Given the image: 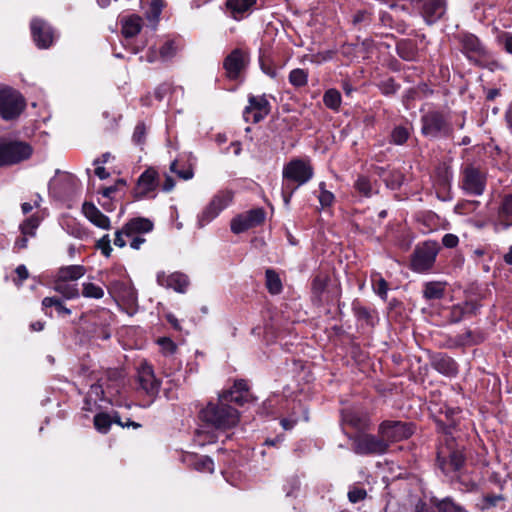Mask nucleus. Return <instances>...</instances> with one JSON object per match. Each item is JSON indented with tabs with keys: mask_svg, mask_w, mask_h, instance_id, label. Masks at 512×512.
<instances>
[{
	"mask_svg": "<svg viewBox=\"0 0 512 512\" xmlns=\"http://www.w3.org/2000/svg\"><path fill=\"white\" fill-rule=\"evenodd\" d=\"M85 217L95 226L108 230L110 229V220L93 203L85 202L82 206Z\"/></svg>",
	"mask_w": 512,
	"mask_h": 512,
	"instance_id": "obj_21",
	"label": "nucleus"
},
{
	"mask_svg": "<svg viewBox=\"0 0 512 512\" xmlns=\"http://www.w3.org/2000/svg\"><path fill=\"white\" fill-rule=\"evenodd\" d=\"M110 237L108 234L104 235L101 239L97 242V248L101 250V252L106 256L109 257L112 252V247L110 245Z\"/></svg>",
	"mask_w": 512,
	"mask_h": 512,
	"instance_id": "obj_48",
	"label": "nucleus"
},
{
	"mask_svg": "<svg viewBox=\"0 0 512 512\" xmlns=\"http://www.w3.org/2000/svg\"><path fill=\"white\" fill-rule=\"evenodd\" d=\"M175 53V47L173 42H166L160 48V55L163 59L171 57Z\"/></svg>",
	"mask_w": 512,
	"mask_h": 512,
	"instance_id": "obj_54",
	"label": "nucleus"
},
{
	"mask_svg": "<svg viewBox=\"0 0 512 512\" xmlns=\"http://www.w3.org/2000/svg\"><path fill=\"white\" fill-rule=\"evenodd\" d=\"M366 497V491L362 488L353 487L348 492V498L352 503H357Z\"/></svg>",
	"mask_w": 512,
	"mask_h": 512,
	"instance_id": "obj_52",
	"label": "nucleus"
},
{
	"mask_svg": "<svg viewBox=\"0 0 512 512\" xmlns=\"http://www.w3.org/2000/svg\"><path fill=\"white\" fill-rule=\"evenodd\" d=\"M461 46V52L475 65L482 66L483 61L489 56V52L477 36L463 32L457 35Z\"/></svg>",
	"mask_w": 512,
	"mask_h": 512,
	"instance_id": "obj_4",
	"label": "nucleus"
},
{
	"mask_svg": "<svg viewBox=\"0 0 512 512\" xmlns=\"http://www.w3.org/2000/svg\"><path fill=\"white\" fill-rule=\"evenodd\" d=\"M54 289L62 294L66 299H73L79 296V290L76 284H71L68 281L57 279L54 282Z\"/></svg>",
	"mask_w": 512,
	"mask_h": 512,
	"instance_id": "obj_30",
	"label": "nucleus"
},
{
	"mask_svg": "<svg viewBox=\"0 0 512 512\" xmlns=\"http://www.w3.org/2000/svg\"><path fill=\"white\" fill-rule=\"evenodd\" d=\"M314 171L308 161L293 159L288 162L282 172L283 183L300 187L313 177Z\"/></svg>",
	"mask_w": 512,
	"mask_h": 512,
	"instance_id": "obj_5",
	"label": "nucleus"
},
{
	"mask_svg": "<svg viewBox=\"0 0 512 512\" xmlns=\"http://www.w3.org/2000/svg\"><path fill=\"white\" fill-rule=\"evenodd\" d=\"M438 512H467L461 505L454 502L452 498L446 497L434 502Z\"/></svg>",
	"mask_w": 512,
	"mask_h": 512,
	"instance_id": "obj_33",
	"label": "nucleus"
},
{
	"mask_svg": "<svg viewBox=\"0 0 512 512\" xmlns=\"http://www.w3.org/2000/svg\"><path fill=\"white\" fill-rule=\"evenodd\" d=\"M32 152V147L25 142H2L0 143V166L24 161L32 155Z\"/></svg>",
	"mask_w": 512,
	"mask_h": 512,
	"instance_id": "obj_7",
	"label": "nucleus"
},
{
	"mask_svg": "<svg viewBox=\"0 0 512 512\" xmlns=\"http://www.w3.org/2000/svg\"><path fill=\"white\" fill-rule=\"evenodd\" d=\"M326 284H327L326 277L317 276L313 280V284H312L313 292L319 296L325 290Z\"/></svg>",
	"mask_w": 512,
	"mask_h": 512,
	"instance_id": "obj_53",
	"label": "nucleus"
},
{
	"mask_svg": "<svg viewBox=\"0 0 512 512\" xmlns=\"http://www.w3.org/2000/svg\"><path fill=\"white\" fill-rule=\"evenodd\" d=\"M459 239L454 234H445L442 238V243L447 248H454L458 245Z\"/></svg>",
	"mask_w": 512,
	"mask_h": 512,
	"instance_id": "obj_55",
	"label": "nucleus"
},
{
	"mask_svg": "<svg viewBox=\"0 0 512 512\" xmlns=\"http://www.w3.org/2000/svg\"><path fill=\"white\" fill-rule=\"evenodd\" d=\"M344 419L347 423H349L350 425H352L355 428H362L365 426L364 423H362V421L360 419L356 418L355 416L347 415V416H345Z\"/></svg>",
	"mask_w": 512,
	"mask_h": 512,
	"instance_id": "obj_60",
	"label": "nucleus"
},
{
	"mask_svg": "<svg viewBox=\"0 0 512 512\" xmlns=\"http://www.w3.org/2000/svg\"><path fill=\"white\" fill-rule=\"evenodd\" d=\"M138 383L140 388L148 395H155L160 388V382L156 379L153 368L146 362L138 369Z\"/></svg>",
	"mask_w": 512,
	"mask_h": 512,
	"instance_id": "obj_15",
	"label": "nucleus"
},
{
	"mask_svg": "<svg viewBox=\"0 0 512 512\" xmlns=\"http://www.w3.org/2000/svg\"><path fill=\"white\" fill-rule=\"evenodd\" d=\"M145 135H146V127L143 123H139L136 125V127L134 129L132 140L135 144H138V145L142 144L144 142Z\"/></svg>",
	"mask_w": 512,
	"mask_h": 512,
	"instance_id": "obj_49",
	"label": "nucleus"
},
{
	"mask_svg": "<svg viewBox=\"0 0 512 512\" xmlns=\"http://www.w3.org/2000/svg\"><path fill=\"white\" fill-rule=\"evenodd\" d=\"M355 190L364 197H371L377 192L372 182L366 176H359L354 183Z\"/></svg>",
	"mask_w": 512,
	"mask_h": 512,
	"instance_id": "obj_32",
	"label": "nucleus"
},
{
	"mask_svg": "<svg viewBox=\"0 0 512 512\" xmlns=\"http://www.w3.org/2000/svg\"><path fill=\"white\" fill-rule=\"evenodd\" d=\"M82 295L86 298L101 299L104 296V290L99 285L87 281L82 284Z\"/></svg>",
	"mask_w": 512,
	"mask_h": 512,
	"instance_id": "obj_34",
	"label": "nucleus"
},
{
	"mask_svg": "<svg viewBox=\"0 0 512 512\" xmlns=\"http://www.w3.org/2000/svg\"><path fill=\"white\" fill-rule=\"evenodd\" d=\"M156 279L160 286L171 288L178 293H185L189 285L187 276L178 272L168 275L164 272H159Z\"/></svg>",
	"mask_w": 512,
	"mask_h": 512,
	"instance_id": "obj_18",
	"label": "nucleus"
},
{
	"mask_svg": "<svg viewBox=\"0 0 512 512\" xmlns=\"http://www.w3.org/2000/svg\"><path fill=\"white\" fill-rule=\"evenodd\" d=\"M502 213L506 216H512V195H508L503 200L502 206Z\"/></svg>",
	"mask_w": 512,
	"mask_h": 512,
	"instance_id": "obj_56",
	"label": "nucleus"
},
{
	"mask_svg": "<svg viewBox=\"0 0 512 512\" xmlns=\"http://www.w3.org/2000/svg\"><path fill=\"white\" fill-rule=\"evenodd\" d=\"M158 344L161 347V350L164 354L169 355L174 353L176 346L174 342L169 338H160L158 339Z\"/></svg>",
	"mask_w": 512,
	"mask_h": 512,
	"instance_id": "obj_51",
	"label": "nucleus"
},
{
	"mask_svg": "<svg viewBox=\"0 0 512 512\" xmlns=\"http://www.w3.org/2000/svg\"><path fill=\"white\" fill-rule=\"evenodd\" d=\"M385 512H430L423 503H418L414 508L388 503Z\"/></svg>",
	"mask_w": 512,
	"mask_h": 512,
	"instance_id": "obj_37",
	"label": "nucleus"
},
{
	"mask_svg": "<svg viewBox=\"0 0 512 512\" xmlns=\"http://www.w3.org/2000/svg\"><path fill=\"white\" fill-rule=\"evenodd\" d=\"M156 186L157 172L151 168L147 169L138 179L135 196L137 198L147 197L150 192L155 190Z\"/></svg>",
	"mask_w": 512,
	"mask_h": 512,
	"instance_id": "obj_19",
	"label": "nucleus"
},
{
	"mask_svg": "<svg viewBox=\"0 0 512 512\" xmlns=\"http://www.w3.org/2000/svg\"><path fill=\"white\" fill-rule=\"evenodd\" d=\"M31 32L36 45L39 48H48L53 42L52 28L42 19L35 18L31 21Z\"/></svg>",
	"mask_w": 512,
	"mask_h": 512,
	"instance_id": "obj_16",
	"label": "nucleus"
},
{
	"mask_svg": "<svg viewBox=\"0 0 512 512\" xmlns=\"http://www.w3.org/2000/svg\"><path fill=\"white\" fill-rule=\"evenodd\" d=\"M297 190V186L290 185V183H282V198L284 205L289 206L293 193Z\"/></svg>",
	"mask_w": 512,
	"mask_h": 512,
	"instance_id": "obj_46",
	"label": "nucleus"
},
{
	"mask_svg": "<svg viewBox=\"0 0 512 512\" xmlns=\"http://www.w3.org/2000/svg\"><path fill=\"white\" fill-rule=\"evenodd\" d=\"M153 229V223L147 218H135L130 220L125 226V236L132 237L137 233H147Z\"/></svg>",
	"mask_w": 512,
	"mask_h": 512,
	"instance_id": "obj_24",
	"label": "nucleus"
},
{
	"mask_svg": "<svg viewBox=\"0 0 512 512\" xmlns=\"http://www.w3.org/2000/svg\"><path fill=\"white\" fill-rule=\"evenodd\" d=\"M269 113V102L264 96H250L249 105L245 108L243 116L247 122L257 123Z\"/></svg>",
	"mask_w": 512,
	"mask_h": 512,
	"instance_id": "obj_13",
	"label": "nucleus"
},
{
	"mask_svg": "<svg viewBox=\"0 0 512 512\" xmlns=\"http://www.w3.org/2000/svg\"><path fill=\"white\" fill-rule=\"evenodd\" d=\"M120 376L121 375L118 371H109L108 372L109 380H113V381L117 382L118 379L120 378ZM118 387H119L118 383H114L111 385L107 384L106 389H104V383L101 380L98 383L91 385L89 395L90 396L95 395L99 399H105V396H104L105 393H107L109 396L113 395L114 393H118V391H119Z\"/></svg>",
	"mask_w": 512,
	"mask_h": 512,
	"instance_id": "obj_20",
	"label": "nucleus"
},
{
	"mask_svg": "<svg viewBox=\"0 0 512 512\" xmlns=\"http://www.w3.org/2000/svg\"><path fill=\"white\" fill-rule=\"evenodd\" d=\"M261 69L271 78H275L277 76V69L267 65L264 60H261Z\"/></svg>",
	"mask_w": 512,
	"mask_h": 512,
	"instance_id": "obj_58",
	"label": "nucleus"
},
{
	"mask_svg": "<svg viewBox=\"0 0 512 512\" xmlns=\"http://www.w3.org/2000/svg\"><path fill=\"white\" fill-rule=\"evenodd\" d=\"M462 187L470 195H481L485 188L483 175L474 167H467L464 170Z\"/></svg>",
	"mask_w": 512,
	"mask_h": 512,
	"instance_id": "obj_17",
	"label": "nucleus"
},
{
	"mask_svg": "<svg viewBox=\"0 0 512 512\" xmlns=\"http://www.w3.org/2000/svg\"><path fill=\"white\" fill-rule=\"evenodd\" d=\"M29 235H22V237L18 238L15 242V246L19 249H24L27 247Z\"/></svg>",
	"mask_w": 512,
	"mask_h": 512,
	"instance_id": "obj_64",
	"label": "nucleus"
},
{
	"mask_svg": "<svg viewBox=\"0 0 512 512\" xmlns=\"http://www.w3.org/2000/svg\"><path fill=\"white\" fill-rule=\"evenodd\" d=\"M85 268L81 265H69L59 269L57 279L64 281H75L85 274Z\"/></svg>",
	"mask_w": 512,
	"mask_h": 512,
	"instance_id": "obj_28",
	"label": "nucleus"
},
{
	"mask_svg": "<svg viewBox=\"0 0 512 512\" xmlns=\"http://www.w3.org/2000/svg\"><path fill=\"white\" fill-rule=\"evenodd\" d=\"M59 300L60 299L57 297H46L42 300V305L44 308H48V307H52V306L56 307Z\"/></svg>",
	"mask_w": 512,
	"mask_h": 512,
	"instance_id": "obj_62",
	"label": "nucleus"
},
{
	"mask_svg": "<svg viewBox=\"0 0 512 512\" xmlns=\"http://www.w3.org/2000/svg\"><path fill=\"white\" fill-rule=\"evenodd\" d=\"M351 440L353 451L359 455L383 454L388 449V443L380 435L359 433Z\"/></svg>",
	"mask_w": 512,
	"mask_h": 512,
	"instance_id": "obj_8",
	"label": "nucleus"
},
{
	"mask_svg": "<svg viewBox=\"0 0 512 512\" xmlns=\"http://www.w3.org/2000/svg\"><path fill=\"white\" fill-rule=\"evenodd\" d=\"M439 249V245L435 241H426L418 245L411 259L412 270L418 273L430 270L435 263Z\"/></svg>",
	"mask_w": 512,
	"mask_h": 512,
	"instance_id": "obj_6",
	"label": "nucleus"
},
{
	"mask_svg": "<svg viewBox=\"0 0 512 512\" xmlns=\"http://www.w3.org/2000/svg\"><path fill=\"white\" fill-rule=\"evenodd\" d=\"M145 242V239L143 237H140V236H135L131 243H130V246L131 248L135 249V250H138L140 249V247L142 246V244Z\"/></svg>",
	"mask_w": 512,
	"mask_h": 512,
	"instance_id": "obj_63",
	"label": "nucleus"
},
{
	"mask_svg": "<svg viewBox=\"0 0 512 512\" xmlns=\"http://www.w3.org/2000/svg\"><path fill=\"white\" fill-rule=\"evenodd\" d=\"M373 290L381 297L385 298L388 291L387 282L378 274L371 277Z\"/></svg>",
	"mask_w": 512,
	"mask_h": 512,
	"instance_id": "obj_41",
	"label": "nucleus"
},
{
	"mask_svg": "<svg viewBox=\"0 0 512 512\" xmlns=\"http://www.w3.org/2000/svg\"><path fill=\"white\" fill-rule=\"evenodd\" d=\"M124 235H125L124 227L121 230L116 232L115 239H114V244L116 246L122 248L126 245V242L123 238Z\"/></svg>",
	"mask_w": 512,
	"mask_h": 512,
	"instance_id": "obj_59",
	"label": "nucleus"
},
{
	"mask_svg": "<svg viewBox=\"0 0 512 512\" xmlns=\"http://www.w3.org/2000/svg\"><path fill=\"white\" fill-rule=\"evenodd\" d=\"M233 200L230 190L219 191L197 216V225L203 228L212 222Z\"/></svg>",
	"mask_w": 512,
	"mask_h": 512,
	"instance_id": "obj_2",
	"label": "nucleus"
},
{
	"mask_svg": "<svg viewBox=\"0 0 512 512\" xmlns=\"http://www.w3.org/2000/svg\"><path fill=\"white\" fill-rule=\"evenodd\" d=\"M23 109L24 100L17 91L8 87L0 88V115L3 119H14Z\"/></svg>",
	"mask_w": 512,
	"mask_h": 512,
	"instance_id": "obj_9",
	"label": "nucleus"
},
{
	"mask_svg": "<svg viewBox=\"0 0 512 512\" xmlns=\"http://www.w3.org/2000/svg\"><path fill=\"white\" fill-rule=\"evenodd\" d=\"M318 200L322 208L330 207L335 200L334 194L326 189V184L321 182L319 184Z\"/></svg>",
	"mask_w": 512,
	"mask_h": 512,
	"instance_id": "obj_38",
	"label": "nucleus"
},
{
	"mask_svg": "<svg viewBox=\"0 0 512 512\" xmlns=\"http://www.w3.org/2000/svg\"><path fill=\"white\" fill-rule=\"evenodd\" d=\"M445 11L446 6L443 0H426L422 8L423 16L428 24L439 20Z\"/></svg>",
	"mask_w": 512,
	"mask_h": 512,
	"instance_id": "obj_22",
	"label": "nucleus"
},
{
	"mask_svg": "<svg viewBox=\"0 0 512 512\" xmlns=\"http://www.w3.org/2000/svg\"><path fill=\"white\" fill-rule=\"evenodd\" d=\"M264 219L265 212L263 209H253L233 218L231 221V230L235 234H240L250 228L260 225Z\"/></svg>",
	"mask_w": 512,
	"mask_h": 512,
	"instance_id": "obj_12",
	"label": "nucleus"
},
{
	"mask_svg": "<svg viewBox=\"0 0 512 512\" xmlns=\"http://www.w3.org/2000/svg\"><path fill=\"white\" fill-rule=\"evenodd\" d=\"M222 393L231 394L229 395V405L230 403H235L241 406L247 401L248 398L247 384L244 380H237L234 382V385L231 389L225 390Z\"/></svg>",
	"mask_w": 512,
	"mask_h": 512,
	"instance_id": "obj_23",
	"label": "nucleus"
},
{
	"mask_svg": "<svg viewBox=\"0 0 512 512\" xmlns=\"http://www.w3.org/2000/svg\"><path fill=\"white\" fill-rule=\"evenodd\" d=\"M421 122V131L426 137L440 138L452 134V126L441 112L428 111L422 116Z\"/></svg>",
	"mask_w": 512,
	"mask_h": 512,
	"instance_id": "obj_3",
	"label": "nucleus"
},
{
	"mask_svg": "<svg viewBox=\"0 0 512 512\" xmlns=\"http://www.w3.org/2000/svg\"><path fill=\"white\" fill-rule=\"evenodd\" d=\"M112 424V418L105 413L97 414L94 417L95 428L101 433H107Z\"/></svg>",
	"mask_w": 512,
	"mask_h": 512,
	"instance_id": "obj_40",
	"label": "nucleus"
},
{
	"mask_svg": "<svg viewBox=\"0 0 512 512\" xmlns=\"http://www.w3.org/2000/svg\"><path fill=\"white\" fill-rule=\"evenodd\" d=\"M164 6V0H152L151 2V10L155 17H158L161 13V10Z\"/></svg>",
	"mask_w": 512,
	"mask_h": 512,
	"instance_id": "obj_57",
	"label": "nucleus"
},
{
	"mask_svg": "<svg viewBox=\"0 0 512 512\" xmlns=\"http://www.w3.org/2000/svg\"><path fill=\"white\" fill-rule=\"evenodd\" d=\"M185 461L200 472L212 473L214 471V462L208 456L189 454L186 456Z\"/></svg>",
	"mask_w": 512,
	"mask_h": 512,
	"instance_id": "obj_27",
	"label": "nucleus"
},
{
	"mask_svg": "<svg viewBox=\"0 0 512 512\" xmlns=\"http://www.w3.org/2000/svg\"><path fill=\"white\" fill-rule=\"evenodd\" d=\"M39 226V220L36 217H31L25 220L21 226L22 235H29L30 237L35 235V230Z\"/></svg>",
	"mask_w": 512,
	"mask_h": 512,
	"instance_id": "obj_42",
	"label": "nucleus"
},
{
	"mask_svg": "<svg viewBox=\"0 0 512 512\" xmlns=\"http://www.w3.org/2000/svg\"><path fill=\"white\" fill-rule=\"evenodd\" d=\"M482 341L481 336H474L472 331H466L464 334L458 336V343L461 345H472Z\"/></svg>",
	"mask_w": 512,
	"mask_h": 512,
	"instance_id": "obj_45",
	"label": "nucleus"
},
{
	"mask_svg": "<svg viewBox=\"0 0 512 512\" xmlns=\"http://www.w3.org/2000/svg\"><path fill=\"white\" fill-rule=\"evenodd\" d=\"M446 441L447 446L441 447L438 451L437 461L442 472L447 476H452L463 466L464 456L460 449H454L448 443V439Z\"/></svg>",
	"mask_w": 512,
	"mask_h": 512,
	"instance_id": "obj_10",
	"label": "nucleus"
},
{
	"mask_svg": "<svg viewBox=\"0 0 512 512\" xmlns=\"http://www.w3.org/2000/svg\"><path fill=\"white\" fill-rule=\"evenodd\" d=\"M499 44H501L505 51L512 54V33L502 32L497 37Z\"/></svg>",
	"mask_w": 512,
	"mask_h": 512,
	"instance_id": "obj_47",
	"label": "nucleus"
},
{
	"mask_svg": "<svg viewBox=\"0 0 512 512\" xmlns=\"http://www.w3.org/2000/svg\"><path fill=\"white\" fill-rule=\"evenodd\" d=\"M266 286L272 294H279L282 290L281 280L273 270L268 269L266 271Z\"/></svg>",
	"mask_w": 512,
	"mask_h": 512,
	"instance_id": "obj_35",
	"label": "nucleus"
},
{
	"mask_svg": "<svg viewBox=\"0 0 512 512\" xmlns=\"http://www.w3.org/2000/svg\"><path fill=\"white\" fill-rule=\"evenodd\" d=\"M20 282H22L23 280L27 279L29 274H28V270L27 268L24 266V265H19L16 270H15Z\"/></svg>",
	"mask_w": 512,
	"mask_h": 512,
	"instance_id": "obj_61",
	"label": "nucleus"
},
{
	"mask_svg": "<svg viewBox=\"0 0 512 512\" xmlns=\"http://www.w3.org/2000/svg\"><path fill=\"white\" fill-rule=\"evenodd\" d=\"M247 56L240 49H234L224 60L223 67L229 79H237L247 64Z\"/></svg>",
	"mask_w": 512,
	"mask_h": 512,
	"instance_id": "obj_14",
	"label": "nucleus"
},
{
	"mask_svg": "<svg viewBox=\"0 0 512 512\" xmlns=\"http://www.w3.org/2000/svg\"><path fill=\"white\" fill-rule=\"evenodd\" d=\"M177 166H178V162L173 161L171 163L170 169L172 172L176 173L180 178H182L184 180H189L193 177V171L190 167L183 169V170H178Z\"/></svg>",
	"mask_w": 512,
	"mask_h": 512,
	"instance_id": "obj_50",
	"label": "nucleus"
},
{
	"mask_svg": "<svg viewBox=\"0 0 512 512\" xmlns=\"http://www.w3.org/2000/svg\"><path fill=\"white\" fill-rule=\"evenodd\" d=\"M255 3L256 0H227V8L232 17L239 20L243 18L244 14L248 12Z\"/></svg>",
	"mask_w": 512,
	"mask_h": 512,
	"instance_id": "obj_25",
	"label": "nucleus"
},
{
	"mask_svg": "<svg viewBox=\"0 0 512 512\" xmlns=\"http://www.w3.org/2000/svg\"><path fill=\"white\" fill-rule=\"evenodd\" d=\"M408 137V130L402 126L395 127L391 133L392 142L397 145L405 143Z\"/></svg>",
	"mask_w": 512,
	"mask_h": 512,
	"instance_id": "obj_43",
	"label": "nucleus"
},
{
	"mask_svg": "<svg viewBox=\"0 0 512 512\" xmlns=\"http://www.w3.org/2000/svg\"><path fill=\"white\" fill-rule=\"evenodd\" d=\"M378 432L389 446L390 443L407 439L412 435L413 430L409 423L401 421H383L379 426Z\"/></svg>",
	"mask_w": 512,
	"mask_h": 512,
	"instance_id": "obj_11",
	"label": "nucleus"
},
{
	"mask_svg": "<svg viewBox=\"0 0 512 512\" xmlns=\"http://www.w3.org/2000/svg\"><path fill=\"white\" fill-rule=\"evenodd\" d=\"M445 284L442 282H427L424 285L423 296L428 300L441 299L444 296Z\"/></svg>",
	"mask_w": 512,
	"mask_h": 512,
	"instance_id": "obj_31",
	"label": "nucleus"
},
{
	"mask_svg": "<svg viewBox=\"0 0 512 512\" xmlns=\"http://www.w3.org/2000/svg\"><path fill=\"white\" fill-rule=\"evenodd\" d=\"M118 286L124 287L123 293L121 295H119L120 298H122L123 300H126L130 303H133L136 301V293L131 287H129L128 285H126L125 283L120 282V281L113 282L114 289H116Z\"/></svg>",
	"mask_w": 512,
	"mask_h": 512,
	"instance_id": "obj_44",
	"label": "nucleus"
},
{
	"mask_svg": "<svg viewBox=\"0 0 512 512\" xmlns=\"http://www.w3.org/2000/svg\"><path fill=\"white\" fill-rule=\"evenodd\" d=\"M323 102L328 108L336 110L341 104V95L337 90L329 89L323 96Z\"/></svg>",
	"mask_w": 512,
	"mask_h": 512,
	"instance_id": "obj_36",
	"label": "nucleus"
},
{
	"mask_svg": "<svg viewBox=\"0 0 512 512\" xmlns=\"http://www.w3.org/2000/svg\"><path fill=\"white\" fill-rule=\"evenodd\" d=\"M308 73L303 69H294L289 74V82L295 87H302L307 84Z\"/></svg>",
	"mask_w": 512,
	"mask_h": 512,
	"instance_id": "obj_39",
	"label": "nucleus"
},
{
	"mask_svg": "<svg viewBox=\"0 0 512 512\" xmlns=\"http://www.w3.org/2000/svg\"><path fill=\"white\" fill-rule=\"evenodd\" d=\"M433 366L437 371L447 376H453L457 373L455 361L446 355L436 356L433 359Z\"/></svg>",
	"mask_w": 512,
	"mask_h": 512,
	"instance_id": "obj_26",
	"label": "nucleus"
},
{
	"mask_svg": "<svg viewBox=\"0 0 512 512\" xmlns=\"http://www.w3.org/2000/svg\"><path fill=\"white\" fill-rule=\"evenodd\" d=\"M142 28V19L139 16H130L122 20V34L125 37H134Z\"/></svg>",
	"mask_w": 512,
	"mask_h": 512,
	"instance_id": "obj_29",
	"label": "nucleus"
},
{
	"mask_svg": "<svg viewBox=\"0 0 512 512\" xmlns=\"http://www.w3.org/2000/svg\"><path fill=\"white\" fill-rule=\"evenodd\" d=\"M229 395L227 393L219 394L217 402L208 403L201 411L200 417L206 424V427L199 429L196 433L195 441L200 446L215 442L217 439V434L209 431L208 428L226 431L238 424L240 414L237 409L228 404Z\"/></svg>",
	"mask_w": 512,
	"mask_h": 512,
	"instance_id": "obj_1",
	"label": "nucleus"
}]
</instances>
